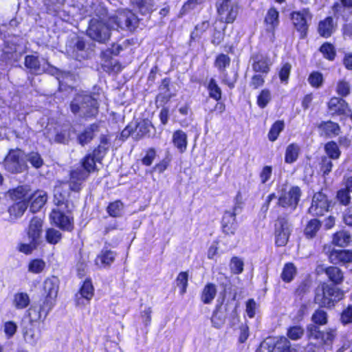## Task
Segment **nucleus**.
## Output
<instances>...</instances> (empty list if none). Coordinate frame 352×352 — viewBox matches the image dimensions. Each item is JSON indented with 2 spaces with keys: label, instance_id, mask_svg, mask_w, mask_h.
<instances>
[{
  "label": "nucleus",
  "instance_id": "39448f33",
  "mask_svg": "<svg viewBox=\"0 0 352 352\" xmlns=\"http://www.w3.org/2000/svg\"><path fill=\"white\" fill-rule=\"evenodd\" d=\"M4 166L12 173L24 171L27 168L25 153L20 149L11 150L5 158Z\"/></svg>",
  "mask_w": 352,
  "mask_h": 352
},
{
  "label": "nucleus",
  "instance_id": "b1692460",
  "mask_svg": "<svg viewBox=\"0 0 352 352\" xmlns=\"http://www.w3.org/2000/svg\"><path fill=\"white\" fill-rule=\"evenodd\" d=\"M23 337L28 343L34 345L39 339L40 333L34 325L30 322L23 327Z\"/></svg>",
  "mask_w": 352,
  "mask_h": 352
},
{
  "label": "nucleus",
  "instance_id": "13d9d810",
  "mask_svg": "<svg viewBox=\"0 0 352 352\" xmlns=\"http://www.w3.org/2000/svg\"><path fill=\"white\" fill-rule=\"evenodd\" d=\"M28 161L32 166L36 168H38L43 164V160L41 158L40 154L36 152H32L29 153L28 155H25V159Z\"/></svg>",
  "mask_w": 352,
  "mask_h": 352
},
{
  "label": "nucleus",
  "instance_id": "338daca9",
  "mask_svg": "<svg viewBox=\"0 0 352 352\" xmlns=\"http://www.w3.org/2000/svg\"><path fill=\"white\" fill-rule=\"evenodd\" d=\"M265 83V76L263 74H255L252 76L250 81V87L254 89H257L262 87Z\"/></svg>",
  "mask_w": 352,
  "mask_h": 352
},
{
  "label": "nucleus",
  "instance_id": "ddd939ff",
  "mask_svg": "<svg viewBox=\"0 0 352 352\" xmlns=\"http://www.w3.org/2000/svg\"><path fill=\"white\" fill-rule=\"evenodd\" d=\"M237 206H234L232 211H226L222 219V230L226 234H234L237 223L236 221V210Z\"/></svg>",
  "mask_w": 352,
  "mask_h": 352
},
{
  "label": "nucleus",
  "instance_id": "4468645a",
  "mask_svg": "<svg viewBox=\"0 0 352 352\" xmlns=\"http://www.w3.org/2000/svg\"><path fill=\"white\" fill-rule=\"evenodd\" d=\"M54 223L60 229L71 231L73 229V223L71 219L59 210L54 209L50 214Z\"/></svg>",
  "mask_w": 352,
  "mask_h": 352
},
{
  "label": "nucleus",
  "instance_id": "58836bf2",
  "mask_svg": "<svg viewBox=\"0 0 352 352\" xmlns=\"http://www.w3.org/2000/svg\"><path fill=\"white\" fill-rule=\"evenodd\" d=\"M324 151L329 156L328 158L332 160L338 159L341 154L338 144L333 141L329 142L325 144Z\"/></svg>",
  "mask_w": 352,
  "mask_h": 352
},
{
  "label": "nucleus",
  "instance_id": "c9c22d12",
  "mask_svg": "<svg viewBox=\"0 0 352 352\" xmlns=\"http://www.w3.org/2000/svg\"><path fill=\"white\" fill-rule=\"evenodd\" d=\"M272 352H297L296 349H291L290 342L285 337H280L274 343Z\"/></svg>",
  "mask_w": 352,
  "mask_h": 352
},
{
  "label": "nucleus",
  "instance_id": "a19ab883",
  "mask_svg": "<svg viewBox=\"0 0 352 352\" xmlns=\"http://www.w3.org/2000/svg\"><path fill=\"white\" fill-rule=\"evenodd\" d=\"M256 59L252 65L253 70L255 72L262 73L263 74H267L270 71L268 60L263 57H257Z\"/></svg>",
  "mask_w": 352,
  "mask_h": 352
},
{
  "label": "nucleus",
  "instance_id": "aec40b11",
  "mask_svg": "<svg viewBox=\"0 0 352 352\" xmlns=\"http://www.w3.org/2000/svg\"><path fill=\"white\" fill-rule=\"evenodd\" d=\"M47 197L45 192L38 190L31 196L30 210L36 212L39 210L45 204Z\"/></svg>",
  "mask_w": 352,
  "mask_h": 352
},
{
  "label": "nucleus",
  "instance_id": "2f4dec72",
  "mask_svg": "<svg viewBox=\"0 0 352 352\" xmlns=\"http://www.w3.org/2000/svg\"><path fill=\"white\" fill-rule=\"evenodd\" d=\"M265 22L267 31H273L278 25V12L274 8H270L265 16Z\"/></svg>",
  "mask_w": 352,
  "mask_h": 352
},
{
  "label": "nucleus",
  "instance_id": "dca6fc26",
  "mask_svg": "<svg viewBox=\"0 0 352 352\" xmlns=\"http://www.w3.org/2000/svg\"><path fill=\"white\" fill-rule=\"evenodd\" d=\"M329 258L331 263L336 265L351 263L352 252L344 250H332L329 254Z\"/></svg>",
  "mask_w": 352,
  "mask_h": 352
},
{
  "label": "nucleus",
  "instance_id": "f3484780",
  "mask_svg": "<svg viewBox=\"0 0 352 352\" xmlns=\"http://www.w3.org/2000/svg\"><path fill=\"white\" fill-rule=\"evenodd\" d=\"M99 131L98 124L94 123L79 133L77 137V141L81 146L89 144L94 138L96 133Z\"/></svg>",
  "mask_w": 352,
  "mask_h": 352
},
{
  "label": "nucleus",
  "instance_id": "680f3d73",
  "mask_svg": "<svg viewBox=\"0 0 352 352\" xmlns=\"http://www.w3.org/2000/svg\"><path fill=\"white\" fill-rule=\"evenodd\" d=\"M230 63V58L226 54H219L215 60L214 65L219 69L220 71L224 70L228 66H229Z\"/></svg>",
  "mask_w": 352,
  "mask_h": 352
},
{
  "label": "nucleus",
  "instance_id": "cd10ccee",
  "mask_svg": "<svg viewBox=\"0 0 352 352\" xmlns=\"http://www.w3.org/2000/svg\"><path fill=\"white\" fill-rule=\"evenodd\" d=\"M325 274L329 279L336 285H340L344 280L342 270L337 267H329L324 269Z\"/></svg>",
  "mask_w": 352,
  "mask_h": 352
},
{
  "label": "nucleus",
  "instance_id": "6ab92c4d",
  "mask_svg": "<svg viewBox=\"0 0 352 352\" xmlns=\"http://www.w3.org/2000/svg\"><path fill=\"white\" fill-rule=\"evenodd\" d=\"M134 133L133 138L139 140L146 136H150L151 129L153 128L151 122L148 120H142L138 123L133 124Z\"/></svg>",
  "mask_w": 352,
  "mask_h": 352
},
{
  "label": "nucleus",
  "instance_id": "8fccbe9b",
  "mask_svg": "<svg viewBox=\"0 0 352 352\" xmlns=\"http://www.w3.org/2000/svg\"><path fill=\"white\" fill-rule=\"evenodd\" d=\"M296 267L292 263H287L281 274L282 279L285 282H290L296 274Z\"/></svg>",
  "mask_w": 352,
  "mask_h": 352
},
{
  "label": "nucleus",
  "instance_id": "f704fd0d",
  "mask_svg": "<svg viewBox=\"0 0 352 352\" xmlns=\"http://www.w3.org/2000/svg\"><path fill=\"white\" fill-rule=\"evenodd\" d=\"M351 234L348 232L341 230L333 234L332 242L336 245L344 247L348 245L351 241Z\"/></svg>",
  "mask_w": 352,
  "mask_h": 352
},
{
  "label": "nucleus",
  "instance_id": "bf43d9fd",
  "mask_svg": "<svg viewBox=\"0 0 352 352\" xmlns=\"http://www.w3.org/2000/svg\"><path fill=\"white\" fill-rule=\"evenodd\" d=\"M188 275L187 272H180L176 279L177 285L180 287V294L183 295L186 292L188 286Z\"/></svg>",
  "mask_w": 352,
  "mask_h": 352
},
{
  "label": "nucleus",
  "instance_id": "412c9836",
  "mask_svg": "<svg viewBox=\"0 0 352 352\" xmlns=\"http://www.w3.org/2000/svg\"><path fill=\"white\" fill-rule=\"evenodd\" d=\"M25 66L32 73L40 74L46 69L44 65H41L38 57L33 55L26 56L25 58Z\"/></svg>",
  "mask_w": 352,
  "mask_h": 352
},
{
  "label": "nucleus",
  "instance_id": "e433bc0d",
  "mask_svg": "<svg viewBox=\"0 0 352 352\" xmlns=\"http://www.w3.org/2000/svg\"><path fill=\"white\" fill-rule=\"evenodd\" d=\"M30 302V299L27 293L19 292L14 296L13 304L16 309H25L29 305Z\"/></svg>",
  "mask_w": 352,
  "mask_h": 352
},
{
  "label": "nucleus",
  "instance_id": "09e8293b",
  "mask_svg": "<svg viewBox=\"0 0 352 352\" xmlns=\"http://www.w3.org/2000/svg\"><path fill=\"white\" fill-rule=\"evenodd\" d=\"M208 89L209 91V96L211 98L216 100H219L221 98V90L214 79H210Z\"/></svg>",
  "mask_w": 352,
  "mask_h": 352
},
{
  "label": "nucleus",
  "instance_id": "f8f14e48",
  "mask_svg": "<svg viewBox=\"0 0 352 352\" xmlns=\"http://www.w3.org/2000/svg\"><path fill=\"white\" fill-rule=\"evenodd\" d=\"M86 171H82L81 168H76L71 170L69 186L70 190L78 192L81 190L82 185L88 178Z\"/></svg>",
  "mask_w": 352,
  "mask_h": 352
},
{
  "label": "nucleus",
  "instance_id": "393cba45",
  "mask_svg": "<svg viewBox=\"0 0 352 352\" xmlns=\"http://www.w3.org/2000/svg\"><path fill=\"white\" fill-rule=\"evenodd\" d=\"M69 195V192L65 183L60 182L54 189V201L57 206L65 203Z\"/></svg>",
  "mask_w": 352,
  "mask_h": 352
},
{
  "label": "nucleus",
  "instance_id": "7c9ffc66",
  "mask_svg": "<svg viewBox=\"0 0 352 352\" xmlns=\"http://www.w3.org/2000/svg\"><path fill=\"white\" fill-rule=\"evenodd\" d=\"M300 148L298 144L292 143L287 146L285 151V162L292 164L296 162L298 157Z\"/></svg>",
  "mask_w": 352,
  "mask_h": 352
},
{
  "label": "nucleus",
  "instance_id": "49530a36",
  "mask_svg": "<svg viewBox=\"0 0 352 352\" xmlns=\"http://www.w3.org/2000/svg\"><path fill=\"white\" fill-rule=\"evenodd\" d=\"M62 238L61 233L54 228H48L45 232V239L50 244L58 243Z\"/></svg>",
  "mask_w": 352,
  "mask_h": 352
},
{
  "label": "nucleus",
  "instance_id": "0eeeda50",
  "mask_svg": "<svg viewBox=\"0 0 352 352\" xmlns=\"http://www.w3.org/2000/svg\"><path fill=\"white\" fill-rule=\"evenodd\" d=\"M301 196V190L298 186H292L289 190H284L278 197V205L283 208H290L294 210Z\"/></svg>",
  "mask_w": 352,
  "mask_h": 352
},
{
  "label": "nucleus",
  "instance_id": "5fc2aeb1",
  "mask_svg": "<svg viewBox=\"0 0 352 352\" xmlns=\"http://www.w3.org/2000/svg\"><path fill=\"white\" fill-rule=\"evenodd\" d=\"M312 321L317 324L324 325L327 323V314L320 309H316L311 316Z\"/></svg>",
  "mask_w": 352,
  "mask_h": 352
},
{
  "label": "nucleus",
  "instance_id": "72a5a7b5",
  "mask_svg": "<svg viewBox=\"0 0 352 352\" xmlns=\"http://www.w3.org/2000/svg\"><path fill=\"white\" fill-rule=\"evenodd\" d=\"M28 208V202L26 200H21L14 204L9 208V213L10 217L17 219L21 217Z\"/></svg>",
  "mask_w": 352,
  "mask_h": 352
},
{
  "label": "nucleus",
  "instance_id": "7ed1b4c3",
  "mask_svg": "<svg viewBox=\"0 0 352 352\" xmlns=\"http://www.w3.org/2000/svg\"><path fill=\"white\" fill-rule=\"evenodd\" d=\"M43 224V219L38 217H34L31 219L27 230L28 243L19 245L20 252L27 254H30L41 244Z\"/></svg>",
  "mask_w": 352,
  "mask_h": 352
},
{
  "label": "nucleus",
  "instance_id": "f03ea898",
  "mask_svg": "<svg viewBox=\"0 0 352 352\" xmlns=\"http://www.w3.org/2000/svg\"><path fill=\"white\" fill-rule=\"evenodd\" d=\"M71 111L84 118L96 117L98 113V103L90 95L84 93L76 94L70 104Z\"/></svg>",
  "mask_w": 352,
  "mask_h": 352
},
{
  "label": "nucleus",
  "instance_id": "4d7b16f0",
  "mask_svg": "<svg viewBox=\"0 0 352 352\" xmlns=\"http://www.w3.org/2000/svg\"><path fill=\"white\" fill-rule=\"evenodd\" d=\"M275 231L291 232V225L286 217H279L275 223Z\"/></svg>",
  "mask_w": 352,
  "mask_h": 352
},
{
  "label": "nucleus",
  "instance_id": "bb28decb",
  "mask_svg": "<svg viewBox=\"0 0 352 352\" xmlns=\"http://www.w3.org/2000/svg\"><path fill=\"white\" fill-rule=\"evenodd\" d=\"M100 140V144L94 150L93 153H91L96 157L98 162L102 161L109 148V141L106 135H101Z\"/></svg>",
  "mask_w": 352,
  "mask_h": 352
},
{
  "label": "nucleus",
  "instance_id": "6e6d98bb",
  "mask_svg": "<svg viewBox=\"0 0 352 352\" xmlns=\"http://www.w3.org/2000/svg\"><path fill=\"white\" fill-rule=\"evenodd\" d=\"M123 209V204L120 201L111 203L107 207V212L113 217H120Z\"/></svg>",
  "mask_w": 352,
  "mask_h": 352
},
{
  "label": "nucleus",
  "instance_id": "37998d69",
  "mask_svg": "<svg viewBox=\"0 0 352 352\" xmlns=\"http://www.w3.org/2000/svg\"><path fill=\"white\" fill-rule=\"evenodd\" d=\"M81 297L89 301L94 296V287L90 280H86L80 288Z\"/></svg>",
  "mask_w": 352,
  "mask_h": 352
},
{
  "label": "nucleus",
  "instance_id": "3c124183",
  "mask_svg": "<svg viewBox=\"0 0 352 352\" xmlns=\"http://www.w3.org/2000/svg\"><path fill=\"white\" fill-rule=\"evenodd\" d=\"M28 189L26 186H19L10 191V196L13 200H26Z\"/></svg>",
  "mask_w": 352,
  "mask_h": 352
},
{
  "label": "nucleus",
  "instance_id": "0e129e2a",
  "mask_svg": "<svg viewBox=\"0 0 352 352\" xmlns=\"http://www.w3.org/2000/svg\"><path fill=\"white\" fill-rule=\"evenodd\" d=\"M304 334V329L300 326L291 327L287 330V336L292 340L300 339Z\"/></svg>",
  "mask_w": 352,
  "mask_h": 352
},
{
  "label": "nucleus",
  "instance_id": "20e7f679",
  "mask_svg": "<svg viewBox=\"0 0 352 352\" xmlns=\"http://www.w3.org/2000/svg\"><path fill=\"white\" fill-rule=\"evenodd\" d=\"M344 296V292L333 285L323 283L316 291L315 302L320 307H331Z\"/></svg>",
  "mask_w": 352,
  "mask_h": 352
},
{
  "label": "nucleus",
  "instance_id": "de8ad7c7",
  "mask_svg": "<svg viewBox=\"0 0 352 352\" xmlns=\"http://www.w3.org/2000/svg\"><path fill=\"white\" fill-rule=\"evenodd\" d=\"M336 91L339 96L346 97L350 94L351 85L346 80H340L337 82Z\"/></svg>",
  "mask_w": 352,
  "mask_h": 352
},
{
  "label": "nucleus",
  "instance_id": "ea45409f",
  "mask_svg": "<svg viewBox=\"0 0 352 352\" xmlns=\"http://www.w3.org/2000/svg\"><path fill=\"white\" fill-rule=\"evenodd\" d=\"M143 14L150 13L153 8V0H131Z\"/></svg>",
  "mask_w": 352,
  "mask_h": 352
},
{
  "label": "nucleus",
  "instance_id": "c756f323",
  "mask_svg": "<svg viewBox=\"0 0 352 352\" xmlns=\"http://www.w3.org/2000/svg\"><path fill=\"white\" fill-rule=\"evenodd\" d=\"M98 162L96 159V157L92 153H88L86 155L80 162V166L78 168H81L82 171H86L88 173V175L91 172H94L96 170V162Z\"/></svg>",
  "mask_w": 352,
  "mask_h": 352
},
{
  "label": "nucleus",
  "instance_id": "a18cd8bd",
  "mask_svg": "<svg viewBox=\"0 0 352 352\" xmlns=\"http://www.w3.org/2000/svg\"><path fill=\"white\" fill-rule=\"evenodd\" d=\"M272 99L271 92L267 89H263L257 96V104L260 108H265Z\"/></svg>",
  "mask_w": 352,
  "mask_h": 352
},
{
  "label": "nucleus",
  "instance_id": "2eb2a0df",
  "mask_svg": "<svg viewBox=\"0 0 352 352\" xmlns=\"http://www.w3.org/2000/svg\"><path fill=\"white\" fill-rule=\"evenodd\" d=\"M309 337L326 344H331L335 338V331L329 330L320 331L316 326L309 328Z\"/></svg>",
  "mask_w": 352,
  "mask_h": 352
},
{
  "label": "nucleus",
  "instance_id": "6e6552de",
  "mask_svg": "<svg viewBox=\"0 0 352 352\" xmlns=\"http://www.w3.org/2000/svg\"><path fill=\"white\" fill-rule=\"evenodd\" d=\"M331 207V201L327 195L321 192L314 194L309 213L313 216L323 215Z\"/></svg>",
  "mask_w": 352,
  "mask_h": 352
},
{
  "label": "nucleus",
  "instance_id": "79ce46f5",
  "mask_svg": "<svg viewBox=\"0 0 352 352\" xmlns=\"http://www.w3.org/2000/svg\"><path fill=\"white\" fill-rule=\"evenodd\" d=\"M320 51L323 56L329 60H333L336 55L334 46L329 43H324L320 47Z\"/></svg>",
  "mask_w": 352,
  "mask_h": 352
},
{
  "label": "nucleus",
  "instance_id": "69168bd1",
  "mask_svg": "<svg viewBox=\"0 0 352 352\" xmlns=\"http://www.w3.org/2000/svg\"><path fill=\"white\" fill-rule=\"evenodd\" d=\"M291 232L275 231L276 244L278 246H285L289 240Z\"/></svg>",
  "mask_w": 352,
  "mask_h": 352
},
{
  "label": "nucleus",
  "instance_id": "a211bd4d",
  "mask_svg": "<svg viewBox=\"0 0 352 352\" xmlns=\"http://www.w3.org/2000/svg\"><path fill=\"white\" fill-rule=\"evenodd\" d=\"M329 111L333 114H346L350 111L348 104L340 98L333 97L328 103Z\"/></svg>",
  "mask_w": 352,
  "mask_h": 352
},
{
  "label": "nucleus",
  "instance_id": "9b49d317",
  "mask_svg": "<svg viewBox=\"0 0 352 352\" xmlns=\"http://www.w3.org/2000/svg\"><path fill=\"white\" fill-rule=\"evenodd\" d=\"M53 307L44 301L38 305H32L28 310L30 322L44 321Z\"/></svg>",
  "mask_w": 352,
  "mask_h": 352
},
{
  "label": "nucleus",
  "instance_id": "5701e85b",
  "mask_svg": "<svg viewBox=\"0 0 352 352\" xmlns=\"http://www.w3.org/2000/svg\"><path fill=\"white\" fill-rule=\"evenodd\" d=\"M336 30V25L332 17H327L318 24V30L320 36L328 38Z\"/></svg>",
  "mask_w": 352,
  "mask_h": 352
},
{
  "label": "nucleus",
  "instance_id": "864d4df0",
  "mask_svg": "<svg viewBox=\"0 0 352 352\" xmlns=\"http://www.w3.org/2000/svg\"><path fill=\"white\" fill-rule=\"evenodd\" d=\"M45 268V263L42 259H34L28 265L29 272L34 274H39Z\"/></svg>",
  "mask_w": 352,
  "mask_h": 352
},
{
  "label": "nucleus",
  "instance_id": "c03bdc74",
  "mask_svg": "<svg viewBox=\"0 0 352 352\" xmlns=\"http://www.w3.org/2000/svg\"><path fill=\"white\" fill-rule=\"evenodd\" d=\"M284 122L283 121H276L271 127L269 133H268V138L270 141L274 142L279 135V133L283 130L284 129Z\"/></svg>",
  "mask_w": 352,
  "mask_h": 352
},
{
  "label": "nucleus",
  "instance_id": "a878e982",
  "mask_svg": "<svg viewBox=\"0 0 352 352\" xmlns=\"http://www.w3.org/2000/svg\"><path fill=\"white\" fill-rule=\"evenodd\" d=\"M322 135L331 136L337 135L340 132L339 125L333 122H322L318 126Z\"/></svg>",
  "mask_w": 352,
  "mask_h": 352
},
{
  "label": "nucleus",
  "instance_id": "4be33fe9",
  "mask_svg": "<svg viewBox=\"0 0 352 352\" xmlns=\"http://www.w3.org/2000/svg\"><path fill=\"white\" fill-rule=\"evenodd\" d=\"M116 253L111 250H102L96 258V264L100 267H109L115 260Z\"/></svg>",
  "mask_w": 352,
  "mask_h": 352
},
{
  "label": "nucleus",
  "instance_id": "052dcab7",
  "mask_svg": "<svg viewBox=\"0 0 352 352\" xmlns=\"http://www.w3.org/2000/svg\"><path fill=\"white\" fill-rule=\"evenodd\" d=\"M346 8H352V0H339L333 4V10L334 13L342 14Z\"/></svg>",
  "mask_w": 352,
  "mask_h": 352
},
{
  "label": "nucleus",
  "instance_id": "f257e3e1",
  "mask_svg": "<svg viewBox=\"0 0 352 352\" xmlns=\"http://www.w3.org/2000/svg\"><path fill=\"white\" fill-rule=\"evenodd\" d=\"M135 22V16L129 12H120L107 19L93 18L89 22L87 34L92 40L104 43L110 38L111 30L118 28L131 30Z\"/></svg>",
  "mask_w": 352,
  "mask_h": 352
},
{
  "label": "nucleus",
  "instance_id": "9d476101",
  "mask_svg": "<svg viewBox=\"0 0 352 352\" xmlns=\"http://www.w3.org/2000/svg\"><path fill=\"white\" fill-rule=\"evenodd\" d=\"M45 298L43 301L54 307L58 292V279L52 276L47 278L43 283Z\"/></svg>",
  "mask_w": 352,
  "mask_h": 352
},
{
  "label": "nucleus",
  "instance_id": "774afa93",
  "mask_svg": "<svg viewBox=\"0 0 352 352\" xmlns=\"http://www.w3.org/2000/svg\"><path fill=\"white\" fill-rule=\"evenodd\" d=\"M292 69L291 64L286 63L283 65L279 71V78L283 82H287L290 72Z\"/></svg>",
  "mask_w": 352,
  "mask_h": 352
},
{
  "label": "nucleus",
  "instance_id": "e2e57ef3",
  "mask_svg": "<svg viewBox=\"0 0 352 352\" xmlns=\"http://www.w3.org/2000/svg\"><path fill=\"white\" fill-rule=\"evenodd\" d=\"M308 81L312 87L318 88L321 87L323 83L322 75L317 72H313L309 75Z\"/></svg>",
  "mask_w": 352,
  "mask_h": 352
},
{
  "label": "nucleus",
  "instance_id": "603ef678",
  "mask_svg": "<svg viewBox=\"0 0 352 352\" xmlns=\"http://www.w3.org/2000/svg\"><path fill=\"white\" fill-rule=\"evenodd\" d=\"M244 263L242 259L237 256L231 258L230 263V268L231 272L234 274H240L243 271Z\"/></svg>",
  "mask_w": 352,
  "mask_h": 352
},
{
  "label": "nucleus",
  "instance_id": "423d86ee",
  "mask_svg": "<svg viewBox=\"0 0 352 352\" xmlns=\"http://www.w3.org/2000/svg\"><path fill=\"white\" fill-rule=\"evenodd\" d=\"M217 12L221 21L231 23L237 16L239 8L232 0H222L217 6Z\"/></svg>",
  "mask_w": 352,
  "mask_h": 352
},
{
  "label": "nucleus",
  "instance_id": "1a4fd4ad",
  "mask_svg": "<svg viewBox=\"0 0 352 352\" xmlns=\"http://www.w3.org/2000/svg\"><path fill=\"white\" fill-rule=\"evenodd\" d=\"M293 24L300 33V37L304 38L307 35L308 21L311 19V14L308 10L294 12L292 14Z\"/></svg>",
  "mask_w": 352,
  "mask_h": 352
},
{
  "label": "nucleus",
  "instance_id": "473e14b6",
  "mask_svg": "<svg viewBox=\"0 0 352 352\" xmlns=\"http://www.w3.org/2000/svg\"><path fill=\"white\" fill-rule=\"evenodd\" d=\"M217 294V288L215 285L208 283L203 289L201 299L204 304L212 302Z\"/></svg>",
  "mask_w": 352,
  "mask_h": 352
},
{
  "label": "nucleus",
  "instance_id": "c85d7f7f",
  "mask_svg": "<svg viewBox=\"0 0 352 352\" xmlns=\"http://www.w3.org/2000/svg\"><path fill=\"white\" fill-rule=\"evenodd\" d=\"M173 142L181 153L186 151L187 147V135L181 131L177 130L173 135Z\"/></svg>",
  "mask_w": 352,
  "mask_h": 352
},
{
  "label": "nucleus",
  "instance_id": "4c0bfd02",
  "mask_svg": "<svg viewBox=\"0 0 352 352\" xmlns=\"http://www.w3.org/2000/svg\"><path fill=\"white\" fill-rule=\"evenodd\" d=\"M320 226V222L318 219H314L310 220L305 228L304 233L305 236L310 239L314 237Z\"/></svg>",
  "mask_w": 352,
  "mask_h": 352
}]
</instances>
